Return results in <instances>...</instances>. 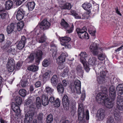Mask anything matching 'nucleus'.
Masks as SVG:
<instances>
[{
    "label": "nucleus",
    "instance_id": "1",
    "mask_svg": "<svg viewBox=\"0 0 123 123\" xmlns=\"http://www.w3.org/2000/svg\"><path fill=\"white\" fill-rule=\"evenodd\" d=\"M108 90L106 87L101 88V92L98 93L96 97V99L98 103H100L104 101L105 99L107 98L108 96L107 94Z\"/></svg>",
    "mask_w": 123,
    "mask_h": 123
},
{
    "label": "nucleus",
    "instance_id": "2",
    "mask_svg": "<svg viewBox=\"0 0 123 123\" xmlns=\"http://www.w3.org/2000/svg\"><path fill=\"white\" fill-rule=\"evenodd\" d=\"M99 69L100 70V72L99 75H97V72L95 71L97 77V80L98 82L100 84H102L104 83L105 81V78L106 76V73L105 71L106 70L105 67L102 66L100 67V65H98Z\"/></svg>",
    "mask_w": 123,
    "mask_h": 123
},
{
    "label": "nucleus",
    "instance_id": "3",
    "mask_svg": "<svg viewBox=\"0 0 123 123\" xmlns=\"http://www.w3.org/2000/svg\"><path fill=\"white\" fill-rule=\"evenodd\" d=\"M76 31L79 37L81 39L86 38L88 39V35L86 32L87 29L86 27H84L82 29L78 28L76 29Z\"/></svg>",
    "mask_w": 123,
    "mask_h": 123
},
{
    "label": "nucleus",
    "instance_id": "4",
    "mask_svg": "<svg viewBox=\"0 0 123 123\" xmlns=\"http://www.w3.org/2000/svg\"><path fill=\"white\" fill-rule=\"evenodd\" d=\"M78 108L77 111V114L78 119L82 120L84 117V110L83 104L80 100L78 102Z\"/></svg>",
    "mask_w": 123,
    "mask_h": 123
},
{
    "label": "nucleus",
    "instance_id": "5",
    "mask_svg": "<svg viewBox=\"0 0 123 123\" xmlns=\"http://www.w3.org/2000/svg\"><path fill=\"white\" fill-rule=\"evenodd\" d=\"M71 40V38L70 37L67 36L62 37L60 38L61 44L67 49L71 47V45L68 43Z\"/></svg>",
    "mask_w": 123,
    "mask_h": 123
},
{
    "label": "nucleus",
    "instance_id": "6",
    "mask_svg": "<svg viewBox=\"0 0 123 123\" xmlns=\"http://www.w3.org/2000/svg\"><path fill=\"white\" fill-rule=\"evenodd\" d=\"M97 44L95 42L92 43L89 47V50L94 55H97L99 53Z\"/></svg>",
    "mask_w": 123,
    "mask_h": 123
},
{
    "label": "nucleus",
    "instance_id": "7",
    "mask_svg": "<svg viewBox=\"0 0 123 123\" xmlns=\"http://www.w3.org/2000/svg\"><path fill=\"white\" fill-rule=\"evenodd\" d=\"M34 111L33 110L28 111L25 115L24 119V123H30L34 115Z\"/></svg>",
    "mask_w": 123,
    "mask_h": 123
},
{
    "label": "nucleus",
    "instance_id": "8",
    "mask_svg": "<svg viewBox=\"0 0 123 123\" xmlns=\"http://www.w3.org/2000/svg\"><path fill=\"white\" fill-rule=\"evenodd\" d=\"M104 101L103 102H101L99 103L102 104H104L105 106L107 108H111L113 107L114 105V101L112 99L110 98L109 99L108 97L107 98L104 100Z\"/></svg>",
    "mask_w": 123,
    "mask_h": 123
},
{
    "label": "nucleus",
    "instance_id": "9",
    "mask_svg": "<svg viewBox=\"0 0 123 123\" xmlns=\"http://www.w3.org/2000/svg\"><path fill=\"white\" fill-rule=\"evenodd\" d=\"M25 12L22 7L18 8L16 15V18L18 20H20L23 18Z\"/></svg>",
    "mask_w": 123,
    "mask_h": 123
},
{
    "label": "nucleus",
    "instance_id": "10",
    "mask_svg": "<svg viewBox=\"0 0 123 123\" xmlns=\"http://www.w3.org/2000/svg\"><path fill=\"white\" fill-rule=\"evenodd\" d=\"M50 26V23L45 19L41 22L40 28L41 29L44 30L48 29Z\"/></svg>",
    "mask_w": 123,
    "mask_h": 123
},
{
    "label": "nucleus",
    "instance_id": "11",
    "mask_svg": "<svg viewBox=\"0 0 123 123\" xmlns=\"http://www.w3.org/2000/svg\"><path fill=\"white\" fill-rule=\"evenodd\" d=\"M7 67L9 71L12 72L15 68V63L14 60L12 58L8 59Z\"/></svg>",
    "mask_w": 123,
    "mask_h": 123
},
{
    "label": "nucleus",
    "instance_id": "12",
    "mask_svg": "<svg viewBox=\"0 0 123 123\" xmlns=\"http://www.w3.org/2000/svg\"><path fill=\"white\" fill-rule=\"evenodd\" d=\"M109 95L110 98L115 100L116 98V91L113 86H110L109 89Z\"/></svg>",
    "mask_w": 123,
    "mask_h": 123
},
{
    "label": "nucleus",
    "instance_id": "13",
    "mask_svg": "<svg viewBox=\"0 0 123 123\" xmlns=\"http://www.w3.org/2000/svg\"><path fill=\"white\" fill-rule=\"evenodd\" d=\"M26 38L24 36L22 37L20 41L17 45V47L18 49H22L25 46V44L26 42Z\"/></svg>",
    "mask_w": 123,
    "mask_h": 123
},
{
    "label": "nucleus",
    "instance_id": "14",
    "mask_svg": "<svg viewBox=\"0 0 123 123\" xmlns=\"http://www.w3.org/2000/svg\"><path fill=\"white\" fill-rule=\"evenodd\" d=\"M34 54V55H35L36 56V62L37 63H39L42 58V56L43 55L42 51L37 49L35 53Z\"/></svg>",
    "mask_w": 123,
    "mask_h": 123
},
{
    "label": "nucleus",
    "instance_id": "15",
    "mask_svg": "<svg viewBox=\"0 0 123 123\" xmlns=\"http://www.w3.org/2000/svg\"><path fill=\"white\" fill-rule=\"evenodd\" d=\"M75 87L77 93L79 94H80L81 92V82L78 80H75L74 82Z\"/></svg>",
    "mask_w": 123,
    "mask_h": 123
},
{
    "label": "nucleus",
    "instance_id": "16",
    "mask_svg": "<svg viewBox=\"0 0 123 123\" xmlns=\"http://www.w3.org/2000/svg\"><path fill=\"white\" fill-rule=\"evenodd\" d=\"M15 25L14 24L12 23L7 26L6 28V30L8 34H11L13 31H16V30L15 29Z\"/></svg>",
    "mask_w": 123,
    "mask_h": 123
},
{
    "label": "nucleus",
    "instance_id": "17",
    "mask_svg": "<svg viewBox=\"0 0 123 123\" xmlns=\"http://www.w3.org/2000/svg\"><path fill=\"white\" fill-rule=\"evenodd\" d=\"M49 101L50 102L53 104L55 107H58L60 106L59 99L58 98H57L55 100V98L53 97H51L49 98Z\"/></svg>",
    "mask_w": 123,
    "mask_h": 123
},
{
    "label": "nucleus",
    "instance_id": "18",
    "mask_svg": "<svg viewBox=\"0 0 123 123\" xmlns=\"http://www.w3.org/2000/svg\"><path fill=\"white\" fill-rule=\"evenodd\" d=\"M79 56L80 61L82 63L86 62V59L88 55L86 52H82L79 54Z\"/></svg>",
    "mask_w": 123,
    "mask_h": 123
},
{
    "label": "nucleus",
    "instance_id": "19",
    "mask_svg": "<svg viewBox=\"0 0 123 123\" xmlns=\"http://www.w3.org/2000/svg\"><path fill=\"white\" fill-rule=\"evenodd\" d=\"M98 119L99 120H103L105 117V111L102 109H100L98 111Z\"/></svg>",
    "mask_w": 123,
    "mask_h": 123
},
{
    "label": "nucleus",
    "instance_id": "20",
    "mask_svg": "<svg viewBox=\"0 0 123 123\" xmlns=\"http://www.w3.org/2000/svg\"><path fill=\"white\" fill-rule=\"evenodd\" d=\"M59 78L56 75H53L51 79V82L52 85L53 86H56L58 83Z\"/></svg>",
    "mask_w": 123,
    "mask_h": 123
},
{
    "label": "nucleus",
    "instance_id": "21",
    "mask_svg": "<svg viewBox=\"0 0 123 123\" xmlns=\"http://www.w3.org/2000/svg\"><path fill=\"white\" fill-rule=\"evenodd\" d=\"M38 38L37 39L39 43H42L44 42L46 40V37L45 34L43 32H41L40 31L39 33L37 34Z\"/></svg>",
    "mask_w": 123,
    "mask_h": 123
},
{
    "label": "nucleus",
    "instance_id": "22",
    "mask_svg": "<svg viewBox=\"0 0 123 123\" xmlns=\"http://www.w3.org/2000/svg\"><path fill=\"white\" fill-rule=\"evenodd\" d=\"M68 56L67 54L66 53H62L60 56L58 57L57 61L60 63L64 62L65 60L66 57Z\"/></svg>",
    "mask_w": 123,
    "mask_h": 123
},
{
    "label": "nucleus",
    "instance_id": "23",
    "mask_svg": "<svg viewBox=\"0 0 123 123\" xmlns=\"http://www.w3.org/2000/svg\"><path fill=\"white\" fill-rule=\"evenodd\" d=\"M42 104L43 105L45 106L48 105L49 101L48 96L45 94H43L42 96Z\"/></svg>",
    "mask_w": 123,
    "mask_h": 123
},
{
    "label": "nucleus",
    "instance_id": "24",
    "mask_svg": "<svg viewBox=\"0 0 123 123\" xmlns=\"http://www.w3.org/2000/svg\"><path fill=\"white\" fill-rule=\"evenodd\" d=\"M75 71L79 75H82L84 73L83 68L80 64L78 65L76 67Z\"/></svg>",
    "mask_w": 123,
    "mask_h": 123
},
{
    "label": "nucleus",
    "instance_id": "25",
    "mask_svg": "<svg viewBox=\"0 0 123 123\" xmlns=\"http://www.w3.org/2000/svg\"><path fill=\"white\" fill-rule=\"evenodd\" d=\"M11 107L13 111L16 113L19 114L20 112V110L18 106L13 103L12 104Z\"/></svg>",
    "mask_w": 123,
    "mask_h": 123
},
{
    "label": "nucleus",
    "instance_id": "26",
    "mask_svg": "<svg viewBox=\"0 0 123 123\" xmlns=\"http://www.w3.org/2000/svg\"><path fill=\"white\" fill-rule=\"evenodd\" d=\"M35 5L34 1L28 2L26 6L29 11H31L34 8Z\"/></svg>",
    "mask_w": 123,
    "mask_h": 123
},
{
    "label": "nucleus",
    "instance_id": "27",
    "mask_svg": "<svg viewBox=\"0 0 123 123\" xmlns=\"http://www.w3.org/2000/svg\"><path fill=\"white\" fill-rule=\"evenodd\" d=\"M34 53L30 54L26 59V62L28 63H32L33 62L34 60Z\"/></svg>",
    "mask_w": 123,
    "mask_h": 123
},
{
    "label": "nucleus",
    "instance_id": "28",
    "mask_svg": "<svg viewBox=\"0 0 123 123\" xmlns=\"http://www.w3.org/2000/svg\"><path fill=\"white\" fill-rule=\"evenodd\" d=\"M38 67L34 64L30 65L28 68L27 69L30 71L35 72L37 70Z\"/></svg>",
    "mask_w": 123,
    "mask_h": 123
},
{
    "label": "nucleus",
    "instance_id": "29",
    "mask_svg": "<svg viewBox=\"0 0 123 123\" xmlns=\"http://www.w3.org/2000/svg\"><path fill=\"white\" fill-rule=\"evenodd\" d=\"M13 2L11 0L6 1L5 3L6 9L8 10L10 9L12 6Z\"/></svg>",
    "mask_w": 123,
    "mask_h": 123
},
{
    "label": "nucleus",
    "instance_id": "30",
    "mask_svg": "<svg viewBox=\"0 0 123 123\" xmlns=\"http://www.w3.org/2000/svg\"><path fill=\"white\" fill-rule=\"evenodd\" d=\"M57 89L59 93H63L64 91V87L62 84L60 83L58 84L57 86Z\"/></svg>",
    "mask_w": 123,
    "mask_h": 123
},
{
    "label": "nucleus",
    "instance_id": "31",
    "mask_svg": "<svg viewBox=\"0 0 123 123\" xmlns=\"http://www.w3.org/2000/svg\"><path fill=\"white\" fill-rule=\"evenodd\" d=\"M96 58L95 57H92V58H90L88 61V64L92 66L95 65L96 64Z\"/></svg>",
    "mask_w": 123,
    "mask_h": 123
},
{
    "label": "nucleus",
    "instance_id": "32",
    "mask_svg": "<svg viewBox=\"0 0 123 123\" xmlns=\"http://www.w3.org/2000/svg\"><path fill=\"white\" fill-rule=\"evenodd\" d=\"M15 102L14 104H15L18 105H20L22 103V100L20 97L18 96L16 97L15 99Z\"/></svg>",
    "mask_w": 123,
    "mask_h": 123
},
{
    "label": "nucleus",
    "instance_id": "33",
    "mask_svg": "<svg viewBox=\"0 0 123 123\" xmlns=\"http://www.w3.org/2000/svg\"><path fill=\"white\" fill-rule=\"evenodd\" d=\"M82 6L83 8L85 10H88L92 7V5L90 3L85 2L83 4Z\"/></svg>",
    "mask_w": 123,
    "mask_h": 123
},
{
    "label": "nucleus",
    "instance_id": "34",
    "mask_svg": "<svg viewBox=\"0 0 123 123\" xmlns=\"http://www.w3.org/2000/svg\"><path fill=\"white\" fill-rule=\"evenodd\" d=\"M72 7V6L70 3H67L61 7V9L62 10H69L71 9Z\"/></svg>",
    "mask_w": 123,
    "mask_h": 123
},
{
    "label": "nucleus",
    "instance_id": "35",
    "mask_svg": "<svg viewBox=\"0 0 123 123\" xmlns=\"http://www.w3.org/2000/svg\"><path fill=\"white\" fill-rule=\"evenodd\" d=\"M74 27V26L72 24L69 25L65 29L66 31V33H71L73 31Z\"/></svg>",
    "mask_w": 123,
    "mask_h": 123
},
{
    "label": "nucleus",
    "instance_id": "36",
    "mask_svg": "<svg viewBox=\"0 0 123 123\" xmlns=\"http://www.w3.org/2000/svg\"><path fill=\"white\" fill-rule=\"evenodd\" d=\"M17 30L18 31H20L23 28L24 23L23 22H18L17 24Z\"/></svg>",
    "mask_w": 123,
    "mask_h": 123
},
{
    "label": "nucleus",
    "instance_id": "37",
    "mask_svg": "<svg viewBox=\"0 0 123 123\" xmlns=\"http://www.w3.org/2000/svg\"><path fill=\"white\" fill-rule=\"evenodd\" d=\"M116 89L120 94L123 93V84H119L116 87Z\"/></svg>",
    "mask_w": 123,
    "mask_h": 123
},
{
    "label": "nucleus",
    "instance_id": "38",
    "mask_svg": "<svg viewBox=\"0 0 123 123\" xmlns=\"http://www.w3.org/2000/svg\"><path fill=\"white\" fill-rule=\"evenodd\" d=\"M53 119V115L50 113L47 116L46 118V122L47 123H52Z\"/></svg>",
    "mask_w": 123,
    "mask_h": 123
},
{
    "label": "nucleus",
    "instance_id": "39",
    "mask_svg": "<svg viewBox=\"0 0 123 123\" xmlns=\"http://www.w3.org/2000/svg\"><path fill=\"white\" fill-rule=\"evenodd\" d=\"M28 81L26 78L22 79L21 80L20 84L22 87H25L27 86Z\"/></svg>",
    "mask_w": 123,
    "mask_h": 123
},
{
    "label": "nucleus",
    "instance_id": "40",
    "mask_svg": "<svg viewBox=\"0 0 123 123\" xmlns=\"http://www.w3.org/2000/svg\"><path fill=\"white\" fill-rule=\"evenodd\" d=\"M51 62L49 59H45L42 62V64L43 66L45 67H47L50 64Z\"/></svg>",
    "mask_w": 123,
    "mask_h": 123
},
{
    "label": "nucleus",
    "instance_id": "41",
    "mask_svg": "<svg viewBox=\"0 0 123 123\" xmlns=\"http://www.w3.org/2000/svg\"><path fill=\"white\" fill-rule=\"evenodd\" d=\"M61 25L65 29L69 25L63 19H62L60 23Z\"/></svg>",
    "mask_w": 123,
    "mask_h": 123
},
{
    "label": "nucleus",
    "instance_id": "42",
    "mask_svg": "<svg viewBox=\"0 0 123 123\" xmlns=\"http://www.w3.org/2000/svg\"><path fill=\"white\" fill-rule=\"evenodd\" d=\"M69 70L68 68H66L64 69L63 72L61 74V76L64 77H66L68 76Z\"/></svg>",
    "mask_w": 123,
    "mask_h": 123
},
{
    "label": "nucleus",
    "instance_id": "43",
    "mask_svg": "<svg viewBox=\"0 0 123 123\" xmlns=\"http://www.w3.org/2000/svg\"><path fill=\"white\" fill-rule=\"evenodd\" d=\"M97 55H98V58L100 61L103 60L106 57L105 53H100Z\"/></svg>",
    "mask_w": 123,
    "mask_h": 123
},
{
    "label": "nucleus",
    "instance_id": "44",
    "mask_svg": "<svg viewBox=\"0 0 123 123\" xmlns=\"http://www.w3.org/2000/svg\"><path fill=\"white\" fill-rule=\"evenodd\" d=\"M36 104L37 107L39 108L41 106V102L39 97H37L36 99Z\"/></svg>",
    "mask_w": 123,
    "mask_h": 123
},
{
    "label": "nucleus",
    "instance_id": "45",
    "mask_svg": "<svg viewBox=\"0 0 123 123\" xmlns=\"http://www.w3.org/2000/svg\"><path fill=\"white\" fill-rule=\"evenodd\" d=\"M26 90L23 89H21L19 91V94L22 97H25L26 95Z\"/></svg>",
    "mask_w": 123,
    "mask_h": 123
},
{
    "label": "nucleus",
    "instance_id": "46",
    "mask_svg": "<svg viewBox=\"0 0 123 123\" xmlns=\"http://www.w3.org/2000/svg\"><path fill=\"white\" fill-rule=\"evenodd\" d=\"M63 105L64 109L66 110H68L69 108V105L70 102L68 101L67 102H62Z\"/></svg>",
    "mask_w": 123,
    "mask_h": 123
},
{
    "label": "nucleus",
    "instance_id": "47",
    "mask_svg": "<svg viewBox=\"0 0 123 123\" xmlns=\"http://www.w3.org/2000/svg\"><path fill=\"white\" fill-rule=\"evenodd\" d=\"M123 98L120 96H118L117 98V105H120L123 104Z\"/></svg>",
    "mask_w": 123,
    "mask_h": 123
},
{
    "label": "nucleus",
    "instance_id": "48",
    "mask_svg": "<svg viewBox=\"0 0 123 123\" xmlns=\"http://www.w3.org/2000/svg\"><path fill=\"white\" fill-rule=\"evenodd\" d=\"M46 92L49 93H52L53 92L54 89L49 87H47L46 88Z\"/></svg>",
    "mask_w": 123,
    "mask_h": 123
},
{
    "label": "nucleus",
    "instance_id": "49",
    "mask_svg": "<svg viewBox=\"0 0 123 123\" xmlns=\"http://www.w3.org/2000/svg\"><path fill=\"white\" fill-rule=\"evenodd\" d=\"M50 50L52 51V56H55L57 54V50L56 48L55 47V48H52Z\"/></svg>",
    "mask_w": 123,
    "mask_h": 123
},
{
    "label": "nucleus",
    "instance_id": "50",
    "mask_svg": "<svg viewBox=\"0 0 123 123\" xmlns=\"http://www.w3.org/2000/svg\"><path fill=\"white\" fill-rule=\"evenodd\" d=\"M107 123H114V119L112 117H108L107 118Z\"/></svg>",
    "mask_w": 123,
    "mask_h": 123
},
{
    "label": "nucleus",
    "instance_id": "51",
    "mask_svg": "<svg viewBox=\"0 0 123 123\" xmlns=\"http://www.w3.org/2000/svg\"><path fill=\"white\" fill-rule=\"evenodd\" d=\"M62 102H67L68 101L70 102L69 100L68 96L66 95H64L63 96L62 98Z\"/></svg>",
    "mask_w": 123,
    "mask_h": 123
},
{
    "label": "nucleus",
    "instance_id": "52",
    "mask_svg": "<svg viewBox=\"0 0 123 123\" xmlns=\"http://www.w3.org/2000/svg\"><path fill=\"white\" fill-rule=\"evenodd\" d=\"M8 15L6 13H3L0 14V18L2 19H6Z\"/></svg>",
    "mask_w": 123,
    "mask_h": 123
},
{
    "label": "nucleus",
    "instance_id": "53",
    "mask_svg": "<svg viewBox=\"0 0 123 123\" xmlns=\"http://www.w3.org/2000/svg\"><path fill=\"white\" fill-rule=\"evenodd\" d=\"M50 71L49 70L47 72H46L43 75V79H47L50 73Z\"/></svg>",
    "mask_w": 123,
    "mask_h": 123
},
{
    "label": "nucleus",
    "instance_id": "54",
    "mask_svg": "<svg viewBox=\"0 0 123 123\" xmlns=\"http://www.w3.org/2000/svg\"><path fill=\"white\" fill-rule=\"evenodd\" d=\"M84 69L86 72H88L90 70V68L89 67L86 65V62H84V63H82Z\"/></svg>",
    "mask_w": 123,
    "mask_h": 123
},
{
    "label": "nucleus",
    "instance_id": "55",
    "mask_svg": "<svg viewBox=\"0 0 123 123\" xmlns=\"http://www.w3.org/2000/svg\"><path fill=\"white\" fill-rule=\"evenodd\" d=\"M43 114L42 113H40L38 115L37 118L39 121H41L43 119Z\"/></svg>",
    "mask_w": 123,
    "mask_h": 123
},
{
    "label": "nucleus",
    "instance_id": "56",
    "mask_svg": "<svg viewBox=\"0 0 123 123\" xmlns=\"http://www.w3.org/2000/svg\"><path fill=\"white\" fill-rule=\"evenodd\" d=\"M21 66L22 65H21L20 62H18L17 63L15 67V68L17 70H19Z\"/></svg>",
    "mask_w": 123,
    "mask_h": 123
},
{
    "label": "nucleus",
    "instance_id": "57",
    "mask_svg": "<svg viewBox=\"0 0 123 123\" xmlns=\"http://www.w3.org/2000/svg\"><path fill=\"white\" fill-rule=\"evenodd\" d=\"M114 117L116 120H118L120 117V114L119 113H114Z\"/></svg>",
    "mask_w": 123,
    "mask_h": 123
},
{
    "label": "nucleus",
    "instance_id": "58",
    "mask_svg": "<svg viewBox=\"0 0 123 123\" xmlns=\"http://www.w3.org/2000/svg\"><path fill=\"white\" fill-rule=\"evenodd\" d=\"M117 107L119 110L121 111L123 110V104H120V105L117 104Z\"/></svg>",
    "mask_w": 123,
    "mask_h": 123
},
{
    "label": "nucleus",
    "instance_id": "59",
    "mask_svg": "<svg viewBox=\"0 0 123 123\" xmlns=\"http://www.w3.org/2000/svg\"><path fill=\"white\" fill-rule=\"evenodd\" d=\"M11 44V42L9 40H7L6 43L5 45V46L6 48H8L10 46Z\"/></svg>",
    "mask_w": 123,
    "mask_h": 123
},
{
    "label": "nucleus",
    "instance_id": "60",
    "mask_svg": "<svg viewBox=\"0 0 123 123\" xmlns=\"http://www.w3.org/2000/svg\"><path fill=\"white\" fill-rule=\"evenodd\" d=\"M35 87H39L41 86V82L39 81H38L36 82L35 84Z\"/></svg>",
    "mask_w": 123,
    "mask_h": 123
},
{
    "label": "nucleus",
    "instance_id": "61",
    "mask_svg": "<svg viewBox=\"0 0 123 123\" xmlns=\"http://www.w3.org/2000/svg\"><path fill=\"white\" fill-rule=\"evenodd\" d=\"M86 97V94L85 93V91H82L81 94V99L83 101L85 99Z\"/></svg>",
    "mask_w": 123,
    "mask_h": 123
},
{
    "label": "nucleus",
    "instance_id": "62",
    "mask_svg": "<svg viewBox=\"0 0 123 123\" xmlns=\"http://www.w3.org/2000/svg\"><path fill=\"white\" fill-rule=\"evenodd\" d=\"M89 33L92 36H94L96 32L95 30H89Z\"/></svg>",
    "mask_w": 123,
    "mask_h": 123
},
{
    "label": "nucleus",
    "instance_id": "63",
    "mask_svg": "<svg viewBox=\"0 0 123 123\" xmlns=\"http://www.w3.org/2000/svg\"><path fill=\"white\" fill-rule=\"evenodd\" d=\"M5 37L4 35L0 34V43L3 41L4 40Z\"/></svg>",
    "mask_w": 123,
    "mask_h": 123
},
{
    "label": "nucleus",
    "instance_id": "64",
    "mask_svg": "<svg viewBox=\"0 0 123 123\" xmlns=\"http://www.w3.org/2000/svg\"><path fill=\"white\" fill-rule=\"evenodd\" d=\"M16 51V49L14 48H10L8 50V52H12V53L14 54V53L13 54V53H14Z\"/></svg>",
    "mask_w": 123,
    "mask_h": 123
}]
</instances>
